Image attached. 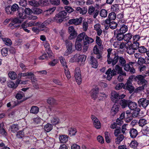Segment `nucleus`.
<instances>
[{"instance_id": "nucleus-23", "label": "nucleus", "mask_w": 149, "mask_h": 149, "mask_svg": "<svg viewBox=\"0 0 149 149\" xmlns=\"http://www.w3.org/2000/svg\"><path fill=\"white\" fill-rule=\"evenodd\" d=\"M74 77L77 84L79 85L80 84L82 81L81 75L80 73L79 72H75L74 74Z\"/></svg>"}, {"instance_id": "nucleus-12", "label": "nucleus", "mask_w": 149, "mask_h": 149, "mask_svg": "<svg viewBox=\"0 0 149 149\" xmlns=\"http://www.w3.org/2000/svg\"><path fill=\"white\" fill-rule=\"evenodd\" d=\"M82 33H84V36H83V44H85V45H87L90 44L93 42L94 41V40L86 34L84 32Z\"/></svg>"}, {"instance_id": "nucleus-57", "label": "nucleus", "mask_w": 149, "mask_h": 149, "mask_svg": "<svg viewBox=\"0 0 149 149\" xmlns=\"http://www.w3.org/2000/svg\"><path fill=\"white\" fill-rule=\"evenodd\" d=\"M95 42L97 44V45L101 47L102 45V40L98 36H96Z\"/></svg>"}, {"instance_id": "nucleus-20", "label": "nucleus", "mask_w": 149, "mask_h": 149, "mask_svg": "<svg viewBox=\"0 0 149 149\" xmlns=\"http://www.w3.org/2000/svg\"><path fill=\"white\" fill-rule=\"evenodd\" d=\"M124 34L117 30L114 32L115 35L116 34V38L117 40L120 41L124 39Z\"/></svg>"}, {"instance_id": "nucleus-15", "label": "nucleus", "mask_w": 149, "mask_h": 149, "mask_svg": "<svg viewBox=\"0 0 149 149\" xmlns=\"http://www.w3.org/2000/svg\"><path fill=\"white\" fill-rule=\"evenodd\" d=\"M17 15L19 18L22 19H26L27 17L25 13H24V9L22 8H19L17 12Z\"/></svg>"}, {"instance_id": "nucleus-7", "label": "nucleus", "mask_w": 149, "mask_h": 149, "mask_svg": "<svg viewBox=\"0 0 149 149\" xmlns=\"http://www.w3.org/2000/svg\"><path fill=\"white\" fill-rule=\"evenodd\" d=\"M134 86H132V82L130 80H127L123 87L124 89L128 91L130 94L133 92L134 90Z\"/></svg>"}, {"instance_id": "nucleus-54", "label": "nucleus", "mask_w": 149, "mask_h": 149, "mask_svg": "<svg viewBox=\"0 0 149 149\" xmlns=\"http://www.w3.org/2000/svg\"><path fill=\"white\" fill-rule=\"evenodd\" d=\"M111 10L113 12H117L119 10L118 5L115 4L112 5L111 6Z\"/></svg>"}, {"instance_id": "nucleus-50", "label": "nucleus", "mask_w": 149, "mask_h": 149, "mask_svg": "<svg viewBox=\"0 0 149 149\" xmlns=\"http://www.w3.org/2000/svg\"><path fill=\"white\" fill-rule=\"evenodd\" d=\"M59 59L61 64H62L64 68V67H65V68H67L68 66L66 64V63L65 62V59L62 56H61L59 57Z\"/></svg>"}, {"instance_id": "nucleus-38", "label": "nucleus", "mask_w": 149, "mask_h": 149, "mask_svg": "<svg viewBox=\"0 0 149 149\" xmlns=\"http://www.w3.org/2000/svg\"><path fill=\"white\" fill-rule=\"evenodd\" d=\"M132 37V34L130 33H129L124 35V40L127 41L129 42L131 40Z\"/></svg>"}, {"instance_id": "nucleus-49", "label": "nucleus", "mask_w": 149, "mask_h": 149, "mask_svg": "<svg viewBox=\"0 0 149 149\" xmlns=\"http://www.w3.org/2000/svg\"><path fill=\"white\" fill-rule=\"evenodd\" d=\"M42 12V10L40 9L37 8H34L33 10V13L35 14L39 15Z\"/></svg>"}, {"instance_id": "nucleus-4", "label": "nucleus", "mask_w": 149, "mask_h": 149, "mask_svg": "<svg viewBox=\"0 0 149 149\" xmlns=\"http://www.w3.org/2000/svg\"><path fill=\"white\" fill-rule=\"evenodd\" d=\"M84 34V33H81L78 35L77 38L75 46L76 49L78 51H80L82 49L81 42Z\"/></svg>"}, {"instance_id": "nucleus-13", "label": "nucleus", "mask_w": 149, "mask_h": 149, "mask_svg": "<svg viewBox=\"0 0 149 149\" xmlns=\"http://www.w3.org/2000/svg\"><path fill=\"white\" fill-rule=\"evenodd\" d=\"M119 95L115 91H113L111 93V98L112 102L115 103H118Z\"/></svg>"}, {"instance_id": "nucleus-43", "label": "nucleus", "mask_w": 149, "mask_h": 149, "mask_svg": "<svg viewBox=\"0 0 149 149\" xmlns=\"http://www.w3.org/2000/svg\"><path fill=\"white\" fill-rule=\"evenodd\" d=\"M138 145L137 142L135 140L132 141L130 144L129 146L131 148L135 149Z\"/></svg>"}, {"instance_id": "nucleus-11", "label": "nucleus", "mask_w": 149, "mask_h": 149, "mask_svg": "<svg viewBox=\"0 0 149 149\" xmlns=\"http://www.w3.org/2000/svg\"><path fill=\"white\" fill-rule=\"evenodd\" d=\"M89 63L92 67L96 68L97 67L98 62L97 59L93 56H90L89 58Z\"/></svg>"}, {"instance_id": "nucleus-61", "label": "nucleus", "mask_w": 149, "mask_h": 149, "mask_svg": "<svg viewBox=\"0 0 149 149\" xmlns=\"http://www.w3.org/2000/svg\"><path fill=\"white\" fill-rule=\"evenodd\" d=\"M137 63L139 65H142L145 64V59L141 57L139 58L137 61Z\"/></svg>"}, {"instance_id": "nucleus-10", "label": "nucleus", "mask_w": 149, "mask_h": 149, "mask_svg": "<svg viewBox=\"0 0 149 149\" xmlns=\"http://www.w3.org/2000/svg\"><path fill=\"white\" fill-rule=\"evenodd\" d=\"M83 18L80 17L79 18H76L70 19L69 20L68 23L70 24H74L75 25L80 24L82 22Z\"/></svg>"}, {"instance_id": "nucleus-58", "label": "nucleus", "mask_w": 149, "mask_h": 149, "mask_svg": "<svg viewBox=\"0 0 149 149\" xmlns=\"http://www.w3.org/2000/svg\"><path fill=\"white\" fill-rule=\"evenodd\" d=\"M50 3L55 6H58L60 3V0H49Z\"/></svg>"}, {"instance_id": "nucleus-56", "label": "nucleus", "mask_w": 149, "mask_h": 149, "mask_svg": "<svg viewBox=\"0 0 149 149\" xmlns=\"http://www.w3.org/2000/svg\"><path fill=\"white\" fill-rule=\"evenodd\" d=\"M125 84L123 83H120L118 84L116 86L115 88L116 90H119L122 88H123Z\"/></svg>"}, {"instance_id": "nucleus-21", "label": "nucleus", "mask_w": 149, "mask_h": 149, "mask_svg": "<svg viewBox=\"0 0 149 149\" xmlns=\"http://www.w3.org/2000/svg\"><path fill=\"white\" fill-rule=\"evenodd\" d=\"M9 129L11 132L15 133L18 130L19 127L18 124H13L10 125Z\"/></svg>"}, {"instance_id": "nucleus-3", "label": "nucleus", "mask_w": 149, "mask_h": 149, "mask_svg": "<svg viewBox=\"0 0 149 149\" xmlns=\"http://www.w3.org/2000/svg\"><path fill=\"white\" fill-rule=\"evenodd\" d=\"M67 12L65 10L59 12L53 18V21L58 23H61L64 19L67 17Z\"/></svg>"}, {"instance_id": "nucleus-41", "label": "nucleus", "mask_w": 149, "mask_h": 149, "mask_svg": "<svg viewBox=\"0 0 149 149\" xmlns=\"http://www.w3.org/2000/svg\"><path fill=\"white\" fill-rule=\"evenodd\" d=\"M116 18V15L114 12H112L109 13L108 16V18L109 19L114 20Z\"/></svg>"}, {"instance_id": "nucleus-44", "label": "nucleus", "mask_w": 149, "mask_h": 149, "mask_svg": "<svg viewBox=\"0 0 149 149\" xmlns=\"http://www.w3.org/2000/svg\"><path fill=\"white\" fill-rule=\"evenodd\" d=\"M24 131L23 130L19 131L18 132H17L16 134L17 137L19 139H22L24 137Z\"/></svg>"}, {"instance_id": "nucleus-47", "label": "nucleus", "mask_w": 149, "mask_h": 149, "mask_svg": "<svg viewBox=\"0 0 149 149\" xmlns=\"http://www.w3.org/2000/svg\"><path fill=\"white\" fill-rule=\"evenodd\" d=\"M122 132L121 127L118 126L114 130V134L116 136H117L118 134H121Z\"/></svg>"}, {"instance_id": "nucleus-40", "label": "nucleus", "mask_w": 149, "mask_h": 149, "mask_svg": "<svg viewBox=\"0 0 149 149\" xmlns=\"http://www.w3.org/2000/svg\"><path fill=\"white\" fill-rule=\"evenodd\" d=\"M108 12L105 9H101L100 12V15L102 17H107Z\"/></svg>"}, {"instance_id": "nucleus-28", "label": "nucleus", "mask_w": 149, "mask_h": 149, "mask_svg": "<svg viewBox=\"0 0 149 149\" xmlns=\"http://www.w3.org/2000/svg\"><path fill=\"white\" fill-rule=\"evenodd\" d=\"M1 39L4 43L6 45L10 46L12 44V42L11 40L6 37H2Z\"/></svg>"}, {"instance_id": "nucleus-1", "label": "nucleus", "mask_w": 149, "mask_h": 149, "mask_svg": "<svg viewBox=\"0 0 149 149\" xmlns=\"http://www.w3.org/2000/svg\"><path fill=\"white\" fill-rule=\"evenodd\" d=\"M112 50L111 48H109L107 49L108 54L107 61L108 64H111L112 65L114 66L117 63L120 57L116 53L113 54L111 53Z\"/></svg>"}, {"instance_id": "nucleus-51", "label": "nucleus", "mask_w": 149, "mask_h": 149, "mask_svg": "<svg viewBox=\"0 0 149 149\" xmlns=\"http://www.w3.org/2000/svg\"><path fill=\"white\" fill-rule=\"evenodd\" d=\"M29 3L30 5L33 6L37 7L39 6L38 1L34 0H31L29 1Z\"/></svg>"}, {"instance_id": "nucleus-48", "label": "nucleus", "mask_w": 149, "mask_h": 149, "mask_svg": "<svg viewBox=\"0 0 149 149\" xmlns=\"http://www.w3.org/2000/svg\"><path fill=\"white\" fill-rule=\"evenodd\" d=\"M139 52L141 54L146 53L147 51V49L144 46L139 47L138 49Z\"/></svg>"}, {"instance_id": "nucleus-46", "label": "nucleus", "mask_w": 149, "mask_h": 149, "mask_svg": "<svg viewBox=\"0 0 149 149\" xmlns=\"http://www.w3.org/2000/svg\"><path fill=\"white\" fill-rule=\"evenodd\" d=\"M6 13L8 15H12L11 6L9 5L5 7Z\"/></svg>"}, {"instance_id": "nucleus-39", "label": "nucleus", "mask_w": 149, "mask_h": 149, "mask_svg": "<svg viewBox=\"0 0 149 149\" xmlns=\"http://www.w3.org/2000/svg\"><path fill=\"white\" fill-rule=\"evenodd\" d=\"M1 52L3 57H6L8 55V49L5 47H3L1 49Z\"/></svg>"}, {"instance_id": "nucleus-22", "label": "nucleus", "mask_w": 149, "mask_h": 149, "mask_svg": "<svg viewBox=\"0 0 149 149\" xmlns=\"http://www.w3.org/2000/svg\"><path fill=\"white\" fill-rule=\"evenodd\" d=\"M130 100L122 99V100H120V101H119L118 103H119L122 106V108H124L127 106L128 107Z\"/></svg>"}, {"instance_id": "nucleus-34", "label": "nucleus", "mask_w": 149, "mask_h": 149, "mask_svg": "<svg viewBox=\"0 0 149 149\" xmlns=\"http://www.w3.org/2000/svg\"><path fill=\"white\" fill-rule=\"evenodd\" d=\"M11 6L12 15H13L16 11H18L19 8L18 5L16 3L13 4Z\"/></svg>"}, {"instance_id": "nucleus-53", "label": "nucleus", "mask_w": 149, "mask_h": 149, "mask_svg": "<svg viewBox=\"0 0 149 149\" xmlns=\"http://www.w3.org/2000/svg\"><path fill=\"white\" fill-rule=\"evenodd\" d=\"M118 24L114 21H112L109 24L110 28L112 29H114L116 28Z\"/></svg>"}, {"instance_id": "nucleus-6", "label": "nucleus", "mask_w": 149, "mask_h": 149, "mask_svg": "<svg viewBox=\"0 0 149 149\" xmlns=\"http://www.w3.org/2000/svg\"><path fill=\"white\" fill-rule=\"evenodd\" d=\"M11 22L9 24V26L10 27L13 26L15 27H17L19 26L18 24H20L22 22V21L19 19L17 17L15 18H10Z\"/></svg>"}, {"instance_id": "nucleus-27", "label": "nucleus", "mask_w": 149, "mask_h": 149, "mask_svg": "<svg viewBox=\"0 0 149 149\" xmlns=\"http://www.w3.org/2000/svg\"><path fill=\"white\" fill-rule=\"evenodd\" d=\"M130 134L131 138H135L138 135L137 131L135 129H131L130 131Z\"/></svg>"}, {"instance_id": "nucleus-8", "label": "nucleus", "mask_w": 149, "mask_h": 149, "mask_svg": "<svg viewBox=\"0 0 149 149\" xmlns=\"http://www.w3.org/2000/svg\"><path fill=\"white\" fill-rule=\"evenodd\" d=\"M138 103L140 107L145 109L149 104V101L146 98H141L139 100Z\"/></svg>"}, {"instance_id": "nucleus-17", "label": "nucleus", "mask_w": 149, "mask_h": 149, "mask_svg": "<svg viewBox=\"0 0 149 149\" xmlns=\"http://www.w3.org/2000/svg\"><path fill=\"white\" fill-rule=\"evenodd\" d=\"M124 69L126 71H129L131 74H134L135 70L133 67H131L128 63L126 64L123 66Z\"/></svg>"}, {"instance_id": "nucleus-52", "label": "nucleus", "mask_w": 149, "mask_h": 149, "mask_svg": "<svg viewBox=\"0 0 149 149\" xmlns=\"http://www.w3.org/2000/svg\"><path fill=\"white\" fill-rule=\"evenodd\" d=\"M69 34H70V36L69 37V38L70 40L75 38L77 36V33L75 30L72 32H70Z\"/></svg>"}, {"instance_id": "nucleus-31", "label": "nucleus", "mask_w": 149, "mask_h": 149, "mask_svg": "<svg viewBox=\"0 0 149 149\" xmlns=\"http://www.w3.org/2000/svg\"><path fill=\"white\" fill-rule=\"evenodd\" d=\"M115 139V143L116 144H119L124 138V136L123 134H120L118 135Z\"/></svg>"}, {"instance_id": "nucleus-55", "label": "nucleus", "mask_w": 149, "mask_h": 149, "mask_svg": "<svg viewBox=\"0 0 149 149\" xmlns=\"http://www.w3.org/2000/svg\"><path fill=\"white\" fill-rule=\"evenodd\" d=\"M119 61L120 63V65L122 66H123L126 63V61L125 59L122 56H120Z\"/></svg>"}, {"instance_id": "nucleus-5", "label": "nucleus", "mask_w": 149, "mask_h": 149, "mask_svg": "<svg viewBox=\"0 0 149 149\" xmlns=\"http://www.w3.org/2000/svg\"><path fill=\"white\" fill-rule=\"evenodd\" d=\"M65 42L67 50L65 52L64 55L65 56H68L72 52V45L71 41L70 40H66Z\"/></svg>"}, {"instance_id": "nucleus-45", "label": "nucleus", "mask_w": 149, "mask_h": 149, "mask_svg": "<svg viewBox=\"0 0 149 149\" xmlns=\"http://www.w3.org/2000/svg\"><path fill=\"white\" fill-rule=\"evenodd\" d=\"M147 123V121L145 119L141 118L139 121V124L140 126L142 127Z\"/></svg>"}, {"instance_id": "nucleus-16", "label": "nucleus", "mask_w": 149, "mask_h": 149, "mask_svg": "<svg viewBox=\"0 0 149 149\" xmlns=\"http://www.w3.org/2000/svg\"><path fill=\"white\" fill-rule=\"evenodd\" d=\"M120 109V106L118 104L115 103L113 105L111 110V113L112 115H116L119 111Z\"/></svg>"}, {"instance_id": "nucleus-35", "label": "nucleus", "mask_w": 149, "mask_h": 149, "mask_svg": "<svg viewBox=\"0 0 149 149\" xmlns=\"http://www.w3.org/2000/svg\"><path fill=\"white\" fill-rule=\"evenodd\" d=\"M130 46L131 48L133 49L136 50L139 49V43L138 42L133 41L132 44H131Z\"/></svg>"}, {"instance_id": "nucleus-30", "label": "nucleus", "mask_w": 149, "mask_h": 149, "mask_svg": "<svg viewBox=\"0 0 149 149\" xmlns=\"http://www.w3.org/2000/svg\"><path fill=\"white\" fill-rule=\"evenodd\" d=\"M44 129L47 132H50L53 129V126L51 124L47 123L44 126Z\"/></svg>"}, {"instance_id": "nucleus-14", "label": "nucleus", "mask_w": 149, "mask_h": 149, "mask_svg": "<svg viewBox=\"0 0 149 149\" xmlns=\"http://www.w3.org/2000/svg\"><path fill=\"white\" fill-rule=\"evenodd\" d=\"M128 107L131 110L139 111L140 110V109L137 108V104L134 102H133L130 100L128 104Z\"/></svg>"}, {"instance_id": "nucleus-59", "label": "nucleus", "mask_w": 149, "mask_h": 149, "mask_svg": "<svg viewBox=\"0 0 149 149\" xmlns=\"http://www.w3.org/2000/svg\"><path fill=\"white\" fill-rule=\"evenodd\" d=\"M77 132V129L75 128H71L69 130V133L71 136L74 135Z\"/></svg>"}, {"instance_id": "nucleus-37", "label": "nucleus", "mask_w": 149, "mask_h": 149, "mask_svg": "<svg viewBox=\"0 0 149 149\" xmlns=\"http://www.w3.org/2000/svg\"><path fill=\"white\" fill-rule=\"evenodd\" d=\"M116 30L124 34L127 31V27L125 25H123L119 30L117 29Z\"/></svg>"}, {"instance_id": "nucleus-33", "label": "nucleus", "mask_w": 149, "mask_h": 149, "mask_svg": "<svg viewBox=\"0 0 149 149\" xmlns=\"http://www.w3.org/2000/svg\"><path fill=\"white\" fill-rule=\"evenodd\" d=\"M9 77L11 79H15L17 77V74L15 72L12 71H10L8 74Z\"/></svg>"}, {"instance_id": "nucleus-64", "label": "nucleus", "mask_w": 149, "mask_h": 149, "mask_svg": "<svg viewBox=\"0 0 149 149\" xmlns=\"http://www.w3.org/2000/svg\"><path fill=\"white\" fill-rule=\"evenodd\" d=\"M131 48V46H129V47L127 48V52L128 54L130 55L133 54L135 52V49H133Z\"/></svg>"}, {"instance_id": "nucleus-2", "label": "nucleus", "mask_w": 149, "mask_h": 149, "mask_svg": "<svg viewBox=\"0 0 149 149\" xmlns=\"http://www.w3.org/2000/svg\"><path fill=\"white\" fill-rule=\"evenodd\" d=\"M134 80L137 82L139 85H142L141 86L138 88L140 90L144 89L145 86L147 85V82L145 79L144 76L141 75H138L134 78Z\"/></svg>"}, {"instance_id": "nucleus-26", "label": "nucleus", "mask_w": 149, "mask_h": 149, "mask_svg": "<svg viewBox=\"0 0 149 149\" xmlns=\"http://www.w3.org/2000/svg\"><path fill=\"white\" fill-rule=\"evenodd\" d=\"M86 56L85 55H78L77 54V58L76 61L78 62H84L86 60Z\"/></svg>"}, {"instance_id": "nucleus-60", "label": "nucleus", "mask_w": 149, "mask_h": 149, "mask_svg": "<svg viewBox=\"0 0 149 149\" xmlns=\"http://www.w3.org/2000/svg\"><path fill=\"white\" fill-rule=\"evenodd\" d=\"M142 131L144 135H146L149 134V127L146 126L143 128Z\"/></svg>"}, {"instance_id": "nucleus-29", "label": "nucleus", "mask_w": 149, "mask_h": 149, "mask_svg": "<svg viewBox=\"0 0 149 149\" xmlns=\"http://www.w3.org/2000/svg\"><path fill=\"white\" fill-rule=\"evenodd\" d=\"M59 139L61 142L64 143L67 142L68 141V137L65 135H61L59 136Z\"/></svg>"}, {"instance_id": "nucleus-32", "label": "nucleus", "mask_w": 149, "mask_h": 149, "mask_svg": "<svg viewBox=\"0 0 149 149\" xmlns=\"http://www.w3.org/2000/svg\"><path fill=\"white\" fill-rule=\"evenodd\" d=\"M39 111V108L37 106H33L31 107L30 110L31 113L37 114Z\"/></svg>"}, {"instance_id": "nucleus-36", "label": "nucleus", "mask_w": 149, "mask_h": 149, "mask_svg": "<svg viewBox=\"0 0 149 149\" xmlns=\"http://www.w3.org/2000/svg\"><path fill=\"white\" fill-rule=\"evenodd\" d=\"M38 5L42 6H45L47 5L49 3L48 0H39L38 1Z\"/></svg>"}, {"instance_id": "nucleus-18", "label": "nucleus", "mask_w": 149, "mask_h": 149, "mask_svg": "<svg viewBox=\"0 0 149 149\" xmlns=\"http://www.w3.org/2000/svg\"><path fill=\"white\" fill-rule=\"evenodd\" d=\"M99 92V89L98 88L92 90L91 91V95L92 98L94 100H95L97 97Z\"/></svg>"}, {"instance_id": "nucleus-62", "label": "nucleus", "mask_w": 149, "mask_h": 149, "mask_svg": "<svg viewBox=\"0 0 149 149\" xmlns=\"http://www.w3.org/2000/svg\"><path fill=\"white\" fill-rule=\"evenodd\" d=\"M30 75H29V78L31 80L32 82L35 83L36 81V78L34 74L31 72H29Z\"/></svg>"}, {"instance_id": "nucleus-24", "label": "nucleus", "mask_w": 149, "mask_h": 149, "mask_svg": "<svg viewBox=\"0 0 149 149\" xmlns=\"http://www.w3.org/2000/svg\"><path fill=\"white\" fill-rule=\"evenodd\" d=\"M44 47L46 48V51L49 55H51L52 54V51L50 49V46L47 42H46L43 44Z\"/></svg>"}, {"instance_id": "nucleus-19", "label": "nucleus", "mask_w": 149, "mask_h": 149, "mask_svg": "<svg viewBox=\"0 0 149 149\" xmlns=\"http://www.w3.org/2000/svg\"><path fill=\"white\" fill-rule=\"evenodd\" d=\"M75 9L77 13H79L82 15L85 14L87 12V8L85 7L82 8L79 7H76Z\"/></svg>"}, {"instance_id": "nucleus-9", "label": "nucleus", "mask_w": 149, "mask_h": 149, "mask_svg": "<svg viewBox=\"0 0 149 149\" xmlns=\"http://www.w3.org/2000/svg\"><path fill=\"white\" fill-rule=\"evenodd\" d=\"M91 119L93 122L94 127L97 129H100L101 127V124L100 121L94 115L91 116Z\"/></svg>"}, {"instance_id": "nucleus-63", "label": "nucleus", "mask_w": 149, "mask_h": 149, "mask_svg": "<svg viewBox=\"0 0 149 149\" xmlns=\"http://www.w3.org/2000/svg\"><path fill=\"white\" fill-rule=\"evenodd\" d=\"M95 10V8L91 6L89 7L88 8V13L90 15H91Z\"/></svg>"}, {"instance_id": "nucleus-25", "label": "nucleus", "mask_w": 149, "mask_h": 149, "mask_svg": "<svg viewBox=\"0 0 149 149\" xmlns=\"http://www.w3.org/2000/svg\"><path fill=\"white\" fill-rule=\"evenodd\" d=\"M7 83L8 87L13 89H15L18 86L17 84H15L14 82L11 81H7Z\"/></svg>"}, {"instance_id": "nucleus-42", "label": "nucleus", "mask_w": 149, "mask_h": 149, "mask_svg": "<svg viewBox=\"0 0 149 149\" xmlns=\"http://www.w3.org/2000/svg\"><path fill=\"white\" fill-rule=\"evenodd\" d=\"M47 102L48 104L51 105L56 104V100L52 97H49L47 100Z\"/></svg>"}]
</instances>
